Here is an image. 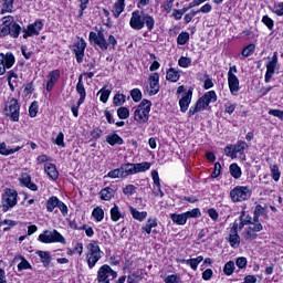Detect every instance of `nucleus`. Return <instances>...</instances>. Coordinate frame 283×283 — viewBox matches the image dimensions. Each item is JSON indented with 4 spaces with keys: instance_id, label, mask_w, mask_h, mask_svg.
Listing matches in <instances>:
<instances>
[{
    "instance_id": "39448f33",
    "label": "nucleus",
    "mask_w": 283,
    "mask_h": 283,
    "mask_svg": "<svg viewBox=\"0 0 283 283\" xmlns=\"http://www.w3.org/2000/svg\"><path fill=\"white\" fill-rule=\"evenodd\" d=\"M19 193L14 189L7 188L2 195V211L6 213L17 207Z\"/></svg>"
},
{
    "instance_id": "680f3d73",
    "label": "nucleus",
    "mask_w": 283,
    "mask_h": 283,
    "mask_svg": "<svg viewBox=\"0 0 283 283\" xmlns=\"http://www.w3.org/2000/svg\"><path fill=\"white\" fill-rule=\"evenodd\" d=\"M262 23H264L269 30H273L274 22L269 15H263Z\"/></svg>"
},
{
    "instance_id": "f8f14e48",
    "label": "nucleus",
    "mask_w": 283,
    "mask_h": 283,
    "mask_svg": "<svg viewBox=\"0 0 283 283\" xmlns=\"http://www.w3.org/2000/svg\"><path fill=\"white\" fill-rule=\"evenodd\" d=\"M14 65V55L12 53H0V76L6 74V70H10Z\"/></svg>"
},
{
    "instance_id": "1a4fd4ad",
    "label": "nucleus",
    "mask_w": 283,
    "mask_h": 283,
    "mask_svg": "<svg viewBox=\"0 0 283 283\" xmlns=\"http://www.w3.org/2000/svg\"><path fill=\"white\" fill-rule=\"evenodd\" d=\"M88 41L94 45H98L102 52L109 50V44L107 43V40L105 39V32L103 31H98L97 33L91 31L88 35Z\"/></svg>"
},
{
    "instance_id": "79ce46f5",
    "label": "nucleus",
    "mask_w": 283,
    "mask_h": 283,
    "mask_svg": "<svg viewBox=\"0 0 283 283\" xmlns=\"http://www.w3.org/2000/svg\"><path fill=\"white\" fill-rule=\"evenodd\" d=\"M270 171L273 180L277 182L280 180V176H282V172L280 171V167L277 165L270 166Z\"/></svg>"
},
{
    "instance_id": "f704fd0d",
    "label": "nucleus",
    "mask_w": 283,
    "mask_h": 283,
    "mask_svg": "<svg viewBox=\"0 0 283 283\" xmlns=\"http://www.w3.org/2000/svg\"><path fill=\"white\" fill-rule=\"evenodd\" d=\"M230 174L232 178H235V180L242 178V169L240 168V166H238V164L230 165Z\"/></svg>"
},
{
    "instance_id": "cd10ccee",
    "label": "nucleus",
    "mask_w": 283,
    "mask_h": 283,
    "mask_svg": "<svg viewBox=\"0 0 283 283\" xmlns=\"http://www.w3.org/2000/svg\"><path fill=\"white\" fill-rule=\"evenodd\" d=\"M166 78L171 83H178V81H180V71H176V69H169L166 73Z\"/></svg>"
},
{
    "instance_id": "a19ab883",
    "label": "nucleus",
    "mask_w": 283,
    "mask_h": 283,
    "mask_svg": "<svg viewBox=\"0 0 283 283\" xmlns=\"http://www.w3.org/2000/svg\"><path fill=\"white\" fill-rule=\"evenodd\" d=\"M233 271H235V262L229 261L223 266L224 275H233Z\"/></svg>"
},
{
    "instance_id": "603ef678",
    "label": "nucleus",
    "mask_w": 283,
    "mask_h": 283,
    "mask_svg": "<svg viewBox=\"0 0 283 283\" xmlns=\"http://www.w3.org/2000/svg\"><path fill=\"white\" fill-rule=\"evenodd\" d=\"M189 41V33L188 32H181L177 38L178 45H186Z\"/></svg>"
},
{
    "instance_id": "423d86ee",
    "label": "nucleus",
    "mask_w": 283,
    "mask_h": 283,
    "mask_svg": "<svg viewBox=\"0 0 283 283\" xmlns=\"http://www.w3.org/2000/svg\"><path fill=\"white\" fill-rule=\"evenodd\" d=\"M39 241L43 244H52L54 242H60V244H65V238L59 233L56 230H45L39 235Z\"/></svg>"
},
{
    "instance_id": "20e7f679",
    "label": "nucleus",
    "mask_w": 283,
    "mask_h": 283,
    "mask_svg": "<svg viewBox=\"0 0 283 283\" xmlns=\"http://www.w3.org/2000/svg\"><path fill=\"white\" fill-rule=\"evenodd\" d=\"M87 254H86V261L88 269H94L96 266V262L103 258V251H101V247L98 245V242L92 241L86 245Z\"/></svg>"
},
{
    "instance_id": "3c124183",
    "label": "nucleus",
    "mask_w": 283,
    "mask_h": 283,
    "mask_svg": "<svg viewBox=\"0 0 283 283\" xmlns=\"http://www.w3.org/2000/svg\"><path fill=\"white\" fill-rule=\"evenodd\" d=\"M130 96L135 103H139L143 99V92L139 88H134L130 91Z\"/></svg>"
},
{
    "instance_id": "bb28decb",
    "label": "nucleus",
    "mask_w": 283,
    "mask_h": 283,
    "mask_svg": "<svg viewBox=\"0 0 283 283\" xmlns=\"http://www.w3.org/2000/svg\"><path fill=\"white\" fill-rule=\"evenodd\" d=\"M124 11L125 2H123V0H117L113 8V15L115 17V19H118V17H120V14H123Z\"/></svg>"
},
{
    "instance_id": "6e6552de",
    "label": "nucleus",
    "mask_w": 283,
    "mask_h": 283,
    "mask_svg": "<svg viewBox=\"0 0 283 283\" xmlns=\"http://www.w3.org/2000/svg\"><path fill=\"white\" fill-rule=\"evenodd\" d=\"M118 273L112 269V266L104 264L97 271L98 283H109L111 280H116Z\"/></svg>"
},
{
    "instance_id": "338daca9",
    "label": "nucleus",
    "mask_w": 283,
    "mask_h": 283,
    "mask_svg": "<svg viewBox=\"0 0 283 283\" xmlns=\"http://www.w3.org/2000/svg\"><path fill=\"white\" fill-rule=\"evenodd\" d=\"M8 34H10V25L7 24H1L0 25V36H8Z\"/></svg>"
},
{
    "instance_id": "c85d7f7f",
    "label": "nucleus",
    "mask_w": 283,
    "mask_h": 283,
    "mask_svg": "<svg viewBox=\"0 0 283 283\" xmlns=\"http://www.w3.org/2000/svg\"><path fill=\"white\" fill-rule=\"evenodd\" d=\"M61 200H59L57 197L52 196L46 200V211H49V213H52V211H54V209H56V207H59V202Z\"/></svg>"
},
{
    "instance_id": "393cba45",
    "label": "nucleus",
    "mask_w": 283,
    "mask_h": 283,
    "mask_svg": "<svg viewBox=\"0 0 283 283\" xmlns=\"http://www.w3.org/2000/svg\"><path fill=\"white\" fill-rule=\"evenodd\" d=\"M170 220H172V222L175 224H178L179 227H185V224H187V217L184 213H170Z\"/></svg>"
},
{
    "instance_id": "4c0bfd02",
    "label": "nucleus",
    "mask_w": 283,
    "mask_h": 283,
    "mask_svg": "<svg viewBox=\"0 0 283 283\" xmlns=\"http://www.w3.org/2000/svg\"><path fill=\"white\" fill-rule=\"evenodd\" d=\"M10 36H12L13 39H19V34H21V25H19V23L13 22L10 27Z\"/></svg>"
},
{
    "instance_id": "a18cd8bd",
    "label": "nucleus",
    "mask_w": 283,
    "mask_h": 283,
    "mask_svg": "<svg viewBox=\"0 0 283 283\" xmlns=\"http://www.w3.org/2000/svg\"><path fill=\"white\" fill-rule=\"evenodd\" d=\"M184 213L186 216V220H189L191 218H200L202 216L199 208H193L192 210L184 212Z\"/></svg>"
},
{
    "instance_id": "4468645a",
    "label": "nucleus",
    "mask_w": 283,
    "mask_h": 283,
    "mask_svg": "<svg viewBox=\"0 0 283 283\" xmlns=\"http://www.w3.org/2000/svg\"><path fill=\"white\" fill-rule=\"evenodd\" d=\"M85 48H87V43L83 39H80V41L73 44V52L76 56L77 63H83V59L85 56Z\"/></svg>"
},
{
    "instance_id": "c756f323",
    "label": "nucleus",
    "mask_w": 283,
    "mask_h": 283,
    "mask_svg": "<svg viewBox=\"0 0 283 283\" xmlns=\"http://www.w3.org/2000/svg\"><path fill=\"white\" fill-rule=\"evenodd\" d=\"M130 214L135 220H138L139 222H143L147 218V211H138L136 208L130 207L129 208Z\"/></svg>"
},
{
    "instance_id": "69168bd1",
    "label": "nucleus",
    "mask_w": 283,
    "mask_h": 283,
    "mask_svg": "<svg viewBox=\"0 0 283 283\" xmlns=\"http://www.w3.org/2000/svg\"><path fill=\"white\" fill-rule=\"evenodd\" d=\"M258 239V233H255L253 230H251L250 228H248V231L245 233V240H256Z\"/></svg>"
},
{
    "instance_id": "a211bd4d",
    "label": "nucleus",
    "mask_w": 283,
    "mask_h": 283,
    "mask_svg": "<svg viewBox=\"0 0 283 283\" xmlns=\"http://www.w3.org/2000/svg\"><path fill=\"white\" fill-rule=\"evenodd\" d=\"M228 86L232 96H238V92H240V80L235 74L228 75Z\"/></svg>"
},
{
    "instance_id": "e2e57ef3",
    "label": "nucleus",
    "mask_w": 283,
    "mask_h": 283,
    "mask_svg": "<svg viewBox=\"0 0 283 283\" xmlns=\"http://www.w3.org/2000/svg\"><path fill=\"white\" fill-rule=\"evenodd\" d=\"M165 283H180V276H178L176 274L168 275L165 279Z\"/></svg>"
},
{
    "instance_id": "f03ea898",
    "label": "nucleus",
    "mask_w": 283,
    "mask_h": 283,
    "mask_svg": "<svg viewBox=\"0 0 283 283\" xmlns=\"http://www.w3.org/2000/svg\"><path fill=\"white\" fill-rule=\"evenodd\" d=\"M151 112V101L143 99L134 112V119L139 125H145L149 120V113Z\"/></svg>"
},
{
    "instance_id": "473e14b6",
    "label": "nucleus",
    "mask_w": 283,
    "mask_h": 283,
    "mask_svg": "<svg viewBox=\"0 0 283 283\" xmlns=\"http://www.w3.org/2000/svg\"><path fill=\"white\" fill-rule=\"evenodd\" d=\"M114 193L115 191L112 188L106 187L99 191V198L101 200H106V201L112 200V198H114Z\"/></svg>"
},
{
    "instance_id": "c03bdc74",
    "label": "nucleus",
    "mask_w": 283,
    "mask_h": 283,
    "mask_svg": "<svg viewBox=\"0 0 283 283\" xmlns=\"http://www.w3.org/2000/svg\"><path fill=\"white\" fill-rule=\"evenodd\" d=\"M92 216L97 222H102L103 218H105V211L101 207H97L93 210Z\"/></svg>"
},
{
    "instance_id": "37998d69",
    "label": "nucleus",
    "mask_w": 283,
    "mask_h": 283,
    "mask_svg": "<svg viewBox=\"0 0 283 283\" xmlns=\"http://www.w3.org/2000/svg\"><path fill=\"white\" fill-rule=\"evenodd\" d=\"M98 94H101L99 101H101L102 103H107V101H109V94H112V91H109V90L103 87V88H101V90L98 91L97 96H98Z\"/></svg>"
},
{
    "instance_id": "f3484780",
    "label": "nucleus",
    "mask_w": 283,
    "mask_h": 283,
    "mask_svg": "<svg viewBox=\"0 0 283 283\" xmlns=\"http://www.w3.org/2000/svg\"><path fill=\"white\" fill-rule=\"evenodd\" d=\"M149 85H150V91L149 94L150 96H156V94H158V92H160V75L158 73H153L149 78Z\"/></svg>"
},
{
    "instance_id": "864d4df0",
    "label": "nucleus",
    "mask_w": 283,
    "mask_h": 283,
    "mask_svg": "<svg viewBox=\"0 0 283 283\" xmlns=\"http://www.w3.org/2000/svg\"><path fill=\"white\" fill-rule=\"evenodd\" d=\"M21 262L18 264V271H25L28 269H32V265L30 264V262H28V260H25V258L21 256Z\"/></svg>"
},
{
    "instance_id": "09e8293b",
    "label": "nucleus",
    "mask_w": 283,
    "mask_h": 283,
    "mask_svg": "<svg viewBox=\"0 0 283 283\" xmlns=\"http://www.w3.org/2000/svg\"><path fill=\"white\" fill-rule=\"evenodd\" d=\"M36 114H39V103L32 102L29 107V115L31 118H36Z\"/></svg>"
},
{
    "instance_id": "6e6d98bb",
    "label": "nucleus",
    "mask_w": 283,
    "mask_h": 283,
    "mask_svg": "<svg viewBox=\"0 0 283 283\" xmlns=\"http://www.w3.org/2000/svg\"><path fill=\"white\" fill-rule=\"evenodd\" d=\"M65 135L61 132L57 134L56 138L54 139V144L57 145V147H65Z\"/></svg>"
},
{
    "instance_id": "7c9ffc66",
    "label": "nucleus",
    "mask_w": 283,
    "mask_h": 283,
    "mask_svg": "<svg viewBox=\"0 0 283 283\" xmlns=\"http://www.w3.org/2000/svg\"><path fill=\"white\" fill-rule=\"evenodd\" d=\"M2 9L0 11L1 14H6L7 12L11 13L14 9V0H1Z\"/></svg>"
},
{
    "instance_id": "49530a36",
    "label": "nucleus",
    "mask_w": 283,
    "mask_h": 283,
    "mask_svg": "<svg viewBox=\"0 0 283 283\" xmlns=\"http://www.w3.org/2000/svg\"><path fill=\"white\" fill-rule=\"evenodd\" d=\"M254 52H255V44H249L242 50L241 54L242 56H244V59H247L251 56V54H253Z\"/></svg>"
},
{
    "instance_id": "4be33fe9",
    "label": "nucleus",
    "mask_w": 283,
    "mask_h": 283,
    "mask_svg": "<svg viewBox=\"0 0 283 283\" xmlns=\"http://www.w3.org/2000/svg\"><path fill=\"white\" fill-rule=\"evenodd\" d=\"M20 182L31 191H39V187L36 186V184L32 182V177H30V175L28 174H22Z\"/></svg>"
},
{
    "instance_id": "0e129e2a",
    "label": "nucleus",
    "mask_w": 283,
    "mask_h": 283,
    "mask_svg": "<svg viewBox=\"0 0 283 283\" xmlns=\"http://www.w3.org/2000/svg\"><path fill=\"white\" fill-rule=\"evenodd\" d=\"M268 114H270V116H275V118H280V120H283V111L270 109Z\"/></svg>"
},
{
    "instance_id": "a878e982",
    "label": "nucleus",
    "mask_w": 283,
    "mask_h": 283,
    "mask_svg": "<svg viewBox=\"0 0 283 283\" xmlns=\"http://www.w3.org/2000/svg\"><path fill=\"white\" fill-rule=\"evenodd\" d=\"M17 151H21V147L17 146L15 148H8V145L6 143L0 144V154L2 156H11V154H17Z\"/></svg>"
},
{
    "instance_id": "412c9836",
    "label": "nucleus",
    "mask_w": 283,
    "mask_h": 283,
    "mask_svg": "<svg viewBox=\"0 0 283 283\" xmlns=\"http://www.w3.org/2000/svg\"><path fill=\"white\" fill-rule=\"evenodd\" d=\"M76 92L80 95L78 105H83L87 96V92L85 91V85L83 84V75L78 76V82L76 84Z\"/></svg>"
},
{
    "instance_id": "5fc2aeb1",
    "label": "nucleus",
    "mask_w": 283,
    "mask_h": 283,
    "mask_svg": "<svg viewBox=\"0 0 283 283\" xmlns=\"http://www.w3.org/2000/svg\"><path fill=\"white\" fill-rule=\"evenodd\" d=\"M272 12H273V14H276V17H283V1L276 3V4L272 8Z\"/></svg>"
},
{
    "instance_id": "de8ad7c7",
    "label": "nucleus",
    "mask_w": 283,
    "mask_h": 283,
    "mask_svg": "<svg viewBox=\"0 0 283 283\" xmlns=\"http://www.w3.org/2000/svg\"><path fill=\"white\" fill-rule=\"evenodd\" d=\"M117 116H118V118H120V120H126V118H129V108L119 107L117 109Z\"/></svg>"
},
{
    "instance_id": "0eeeda50",
    "label": "nucleus",
    "mask_w": 283,
    "mask_h": 283,
    "mask_svg": "<svg viewBox=\"0 0 283 283\" xmlns=\"http://www.w3.org/2000/svg\"><path fill=\"white\" fill-rule=\"evenodd\" d=\"M232 202H244L251 198V189L247 186H237L230 191Z\"/></svg>"
},
{
    "instance_id": "58836bf2",
    "label": "nucleus",
    "mask_w": 283,
    "mask_h": 283,
    "mask_svg": "<svg viewBox=\"0 0 283 283\" xmlns=\"http://www.w3.org/2000/svg\"><path fill=\"white\" fill-rule=\"evenodd\" d=\"M202 260H205V258L202 255H200L195 259H188V261H186V262L192 269V271H198V264H200V262H202Z\"/></svg>"
},
{
    "instance_id": "2eb2a0df",
    "label": "nucleus",
    "mask_w": 283,
    "mask_h": 283,
    "mask_svg": "<svg viewBox=\"0 0 283 283\" xmlns=\"http://www.w3.org/2000/svg\"><path fill=\"white\" fill-rule=\"evenodd\" d=\"M275 67H277V52H274L272 60L266 63L265 83H271L273 74H275Z\"/></svg>"
},
{
    "instance_id": "72a5a7b5",
    "label": "nucleus",
    "mask_w": 283,
    "mask_h": 283,
    "mask_svg": "<svg viewBox=\"0 0 283 283\" xmlns=\"http://www.w3.org/2000/svg\"><path fill=\"white\" fill-rule=\"evenodd\" d=\"M106 143H108V145L114 147V145H123V143L125 142L122 139L120 136H118V134H113L106 137Z\"/></svg>"
},
{
    "instance_id": "774afa93",
    "label": "nucleus",
    "mask_w": 283,
    "mask_h": 283,
    "mask_svg": "<svg viewBox=\"0 0 283 283\" xmlns=\"http://www.w3.org/2000/svg\"><path fill=\"white\" fill-rule=\"evenodd\" d=\"M122 171L120 168L114 169L107 174L108 178H120Z\"/></svg>"
},
{
    "instance_id": "aec40b11",
    "label": "nucleus",
    "mask_w": 283,
    "mask_h": 283,
    "mask_svg": "<svg viewBox=\"0 0 283 283\" xmlns=\"http://www.w3.org/2000/svg\"><path fill=\"white\" fill-rule=\"evenodd\" d=\"M192 96H193V92L187 91L185 95L179 99L180 112L185 113L189 109V105H191Z\"/></svg>"
},
{
    "instance_id": "e433bc0d",
    "label": "nucleus",
    "mask_w": 283,
    "mask_h": 283,
    "mask_svg": "<svg viewBox=\"0 0 283 283\" xmlns=\"http://www.w3.org/2000/svg\"><path fill=\"white\" fill-rule=\"evenodd\" d=\"M201 98L209 105L210 103H216V101H218V95L216 94V91H209L205 93Z\"/></svg>"
},
{
    "instance_id": "9b49d317",
    "label": "nucleus",
    "mask_w": 283,
    "mask_h": 283,
    "mask_svg": "<svg viewBox=\"0 0 283 283\" xmlns=\"http://www.w3.org/2000/svg\"><path fill=\"white\" fill-rule=\"evenodd\" d=\"M129 25L133 30H143L145 28V12L133 11Z\"/></svg>"
},
{
    "instance_id": "9d476101",
    "label": "nucleus",
    "mask_w": 283,
    "mask_h": 283,
    "mask_svg": "<svg viewBox=\"0 0 283 283\" xmlns=\"http://www.w3.org/2000/svg\"><path fill=\"white\" fill-rule=\"evenodd\" d=\"M249 147L247 142L239 140L235 145L226 146L224 153L229 158H238V154H244V149Z\"/></svg>"
},
{
    "instance_id": "bf43d9fd",
    "label": "nucleus",
    "mask_w": 283,
    "mask_h": 283,
    "mask_svg": "<svg viewBox=\"0 0 283 283\" xmlns=\"http://www.w3.org/2000/svg\"><path fill=\"white\" fill-rule=\"evenodd\" d=\"M247 258L244 256H240L235 260V265L238 266V269H247Z\"/></svg>"
},
{
    "instance_id": "052dcab7",
    "label": "nucleus",
    "mask_w": 283,
    "mask_h": 283,
    "mask_svg": "<svg viewBox=\"0 0 283 283\" xmlns=\"http://www.w3.org/2000/svg\"><path fill=\"white\" fill-rule=\"evenodd\" d=\"M180 67H188L191 65V59L181 56L178 61Z\"/></svg>"
},
{
    "instance_id": "2f4dec72",
    "label": "nucleus",
    "mask_w": 283,
    "mask_h": 283,
    "mask_svg": "<svg viewBox=\"0 0 283 283\" xmlns=\"http://www.w3.org/2000/svg\"><path fill=\"white\" fill-rule=\"evenodd\" d=\"M158 227V220L156 219H148L146 224L142 228V231H145L148 235L151 234V229H156Z\"/></svg>"
},
{
    "instance_id": "ea45409f",
    "label": "nucleus",
    "mask_w": 283,
    "mask_h": 283,
    "mask_svg": "<svg viewBox=\"0 0 283 283\" xmlns=\"http://www.w3.org/2000/svg\"><path fill=\"white\" fill-rule=\"evenodd\" d=\"M120 218H123V213H120V210L118 209V207L115 205L112 209H111V219L113 220V222H118L120 220Z\"/></svg>"
},
{
    "instance_id": "5701e85b",
    "label": "nucleus",
    "mask_w": 283,
    "mask_h": 283,
    "mask_svg": "<svg viewBox=\"0 0 283 283\" xmlns=\"http://www.w3.org/2000/svg\"><path fill=\"white\" fill-rule=\"evenodd\" d=\"M44 171H45V174H48V176H49V178H51V180L59 179V170H56V166L54 164H45Z\"/></svg>"
},
{
    "instance_id": "7ed1b4c3",
    "label": "nucleus",
    "mask_w": 283,
    "mask_h": 283,
    "mask_svg": "<svg viewBox=\"0 0 283 283\" xmlns=\"http://www.w3.org/2000/svg\"><path fill=\"white\" fill-rule=\"evenodd\" d=\"M3 114L7 118H10L11 123H19V118L21 116V106L19 105V101L14 97L9 99L4 104Z\"/></svg>"
},
{
    "instance_id": "dca6fc26",
    "label": "nucleus",
    "mask_w": 283,
    "mask_h": 283,
    "mask_svg": "<svg viewBox=\"0 0 283 283\" xmlns=\"http://www.w3.org/2000/svg\"><path fill=\"white\" fill-rule=\"evenodd\" d=\"M228 242L230 247H232V249H238V247H240V234H238V222L233 223L230 230Z\"/></svg>"
},
{
    "instance_id": "6ab92c4d",
    "label": "nucleus",
    "mask_w": 283,
    "mask_h": 283,
    "mask_svg": "<svg viewBox=\"0 0 283 283\" xmlns=\"http://www.w3.org/2000/svg\"><path fill=\"white\" fill-rule=\"evenodd\" d=\"M61 78V71L54 70L48 74L46 92H52L56 82Z\"/></svg>"
},
{
    "instance_id": "b1692460",
    "label": "nucleus",
    "mask_w": 283,
    "mask_h": 283,
    "mask_svg": "<svg viewBox=\"0 0 283 283\" xmlns=\"http://www.w3.org/2000/svg\"><path fill=\"white\" fill-rule=\"evenodd\" d=\"M35 253L40 258L43 266L45 268L50 266V262H52V255L50 254L49 251L39 250Z\"/></svg>"
},
{
    "instance_id": "13d9d810",
    "label": "nucleus",
    "mask_w": 283,
    "mask_h": 283,
    "mask_svg": "<svg viewBox=\"0 0 283 283\" xmlns=\"http://www.w3.org/2000/svg\"><path fill=\"white\" fill-rule=\"evenodd\" d=\"M123 193H124V196H134V193H136V186H134V185H127V186L123 189Z\"/></svg>"
},
{
    "instance_id": "f257e3e1",
    "label": "nucleus",
    "mask_w": 283,
    "mask_h": 283,
    "mask_svg": "<svg viewBox=\"0 0 283 283\" xmlns=\"http://www.w3.org/2000/svg\"><path fill=\"white\" fill-rule=\"evenodd\" d=\"M119 169L122 171L120 178H127V176H134L136 174H145V171H149V169H151V163L143 161L139 164H122Z\"/></svg>"
},
{
    "instance_id": "8fccbe9b",
    "label": "nucleus",
    "mask_w": 283,
    "mask_h": 283,
    "mask_svg": "<svg viewBox=\"0 0 283 283\" xmlns=\"http://www.w3.org/2000/svg\"><path fill=\"white\" fill-rule=\"evenodd\" d=\"M125 101L126 96L124 94H116L113 98L115 107H120V105H124Z\"/></svg>"
},
{
    "instance_id": "ddd939ff",
    "label": "nucleus",
    "mask_w": 283,
    "mask_h": 283,
    "mask_svg": "<svg viewBox=\"0 0 283 283\" xmlns=\"http://www.w3.org/2000/svg\"><path fill=\"white\" fill-rule=\"evenodd\" d=\"M42 30L43 22L41 20H38L34 23L29 24L28 28L23 30V39H28V36H39Z\"/></svg>"
},
{
    "instance_id": "c9c22d12",
    "label": "nucleus",
    "mask_w": 283,
    "mask_h": 283,
    "mask_svg": "<svg viewBox=\"0 0 283 283\" xmlns=\"http://www.w3.org/2000/svg\"><path fill=\"white\" fill-rule=\"evenodd\" d=\"M146 24V28L149 32L154 30V25H156V20H154V17L144 13V25Z\"/></svg>"
},
{
    "instance_id": "4d7b16f0",
    "label": "nucleus",
    "mask_w": 283,
    "mask_h": 283,
    "mask_svg": "<svg viewBox=\"0 0 283 283\" xmlns=\"http://www.w3.org/2000/svg\"><path fill=\"white\" fill-rule=\"evenodd\" d=\"M195 106L199 112H202V109H207V107H209V104L205 101L203 97H200Z\"/></svg>"
}]
</instances>
